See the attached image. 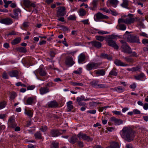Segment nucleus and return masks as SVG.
Wrapping results in <instances>:
<instances>
[{"mask_svg": "<svg viewBox=\"0 0 148 148\" xmlns=\"http://www.w3.org/2000/svg\"><path fill=\"white\" fill-rule=\"evenodd\" d=\"M119 146L118 143L112 142L110 143V145L106 148H119Z\"/></svg>", "mask_w": 148, "mask_h": 148, "instance_id": "23", "label": "nucleus"}, {"mask_svg": "<svg viewBox=\"0 0 148 148\" xmlns=\"http://www.w3.org/2000/svg\"><path fill=\"white\" fill-rule=\"evenodd\" d=\"M127 40L129 42H136L137 43H140L138 38L132 35H129L127 37Z\"/></svg>", "mask_w": 148, "mask_h": 148, "instance_id": "10", "label": "nucleus"}, {"mask_svg": "<svg viewBox=\"0 0 148 148\" xmlns=\"http://www.w3.org/2000/svg\"><path fill=\"white\" fill-rule=\"evenodd\" d=\"M100 57L102 58H106L110 60L112 59V57L110 56H109V55L107 54H105L103 53H101V54Z\"/></svg>", "mask_w": 148, "mask_h": 148, "instance_id": "29", "label": "nucleus"}, {"mask_svg": "<svg viewBox=\"0 0 148 148\" xmlns=\"http://www.w3.org/2000/svg\"><path fill=\"white\" fill-rule=\"evenodd\" d=\"M108 3L112 6L116 7L119 3L117 0H108Z\"/></svg>", "mask_w": 148, "mask_h": 148, "instance_id": "24", "label": "nucleus"}, {"mask_svg": "<svg viewBox=\"0 0 148 148\" xmlns=\"http://www.w3.org/2000/svg\"><path fill=\"white\" fill-rule=\"evenodd\" d=\"M90 84L93 87L97 88L99 85L98 82L95 80H93L90 82Z\"/></svg>", "mask_w": 148, "mask_h": 148, "instance_id": "33", "label": "nucleus"}, {"mask_svg": "<svg viewBox=\"0 0 148 148\" xmlns=\"http://www.w3.org/2000/svg\"><path fill=\"white\" fill-rule=\"evenodd\" d=\"M108 86L107 85L105 84H99V85L98 86V88H108Z\"/></svg>", "mask_w": 148, "mask_h": 148, "instance_id": "55", "label": "nucleus"}, {"mask_svg": "<svg viewBox=\"0 0 148 148\" xmlns=\"http://www.w3.org/2000/svg\"><path fill=\"white\" fill-rule=\"evenodd\" d=\"M78 139L76 136H74L71 137L69 139V142L72 144H74L77 142Z\"/></svg>", "mask_w": 148, "mask_h": 148, "instance_id": "27", "label": "nucleus"}, {"mask_svg": "<svg viewBox=\"0 0 148 148\" xmlns=\"http://www.w3.org/2000/svg\"><path fill=\"white\" fill-rule=\"evenodd\" d=\"M34 98L32 97H29L26 101V103L25 104L32 105L33 103Z\"/></svg>", "mask_w": 148, "mask_h": 148, "instance_id": "38", "label": "nucleus"}, {"mask_svg": "<svg viewBox=\"0 0 148 148\" xmlns=\"http://www.w3.org/2000/svg\"><path fill=\"white\" fill-rule=\"evenodd\" d=\"M10 76L11 77H15L17 79H18V71L16 70H13L10 72L9 73Z\"/></svg>", "mask_w": 148, "mask_h": 148, "instance_id": "25", "label": "nucleus"}, {"mask_svg": "<svg viewBox=\"0 0 148 148\" xmlns=\"http://www.w3.org/2000/svg\"><path fill=\"white\" fill-rule=\"evenodd\" d=\"M71 84L73 86H83V84L82 83L76 82H71Z\"/></svg>", "mask_w": 148, "mask_h": 148, "instance_id": "43", "label": "nucleus"}, {"mask_svg": "<svg viewBox=\"0 0 148 148\" xmlns=\"http://www.w3.org/2000/svg\"><path fill=\"white\" fill-rule=\"evenodd\" d=\"M0 23L8 25L11 24L13 23V21L11 19L7 18L0 19Z\"/></svg>", "mask_w": 148, "mask_h": 148, "instance_id": "13", "label": "nucleus"}, {"mask_svg": "<svg viewBox=\"0 0 148 148\" xmlns=\"http://www.w3.org/2000/svg\"><path fill=\"white\" fill-rule=\"evenodd\" d=\"M123 2L121 4V5L123 8H128V6L129 3L128 0H123Z\"/></svg>", "mask_w": 148, "mask_h": 148, "instance_id": "31", "label": "nucleus"}, {"mask_svg": "<svg viewBox=\"0 0 148 148\" xmlns=\"http://www.w3.org/2000/svg\"><path fill=\"white\" fill-rule=\"evenodd\" d=\"M8 127L12 129H14L17 125V124L14 122V119L12 117H10L8 120Z\"/></svg>", "mask_w": 148, "mask_h": 148, "instance_id": "12", "label": "nucleus"}, {"mask_svg": "<svg viewBox=\"0 0 148 148\" xmlns=\"http://www.w3.org/2000/svg\"><path fill=\"white\" fill-rule=\"evenodd\" d=\"M138 25L139 27L142 28H144L145 27L144 24L141 21L138 22Z\"/></svg>", "mask_w": 148, "mask_h": 148, "instance_id": "59", "label": "nucleus"}, {"mask_svg": "<svg viewBox=\"0 0 148 148\" xmlns=\"http://www.w3.org/2000/svg\"><path fill=\"white\" fill-rule=\"evenodd\" d=\"M95 38L96 40L101 42L103 41L105 39L104 37L100 36H96Z\"/></svg>", "mask_w": 148, "mask_h": 148, "instance_id": "46", "label": "nucleus"}, {"mask_svg": "<svg viewBox=\"0 0 148 148\" xmlns=\"http://www.w3.org/2000/svg\"><path fill=\"white\" fill-rule=\"evenodd\" d=\"M25 113L27 115L30 117H32V116L33 113L31 110H25Z\"/></svg>", "mask_w": 148, "mask_h": 148, "instance_id": "36", "label": "nucleus"}, {"mask_svg": "<svg viewBox=\"0 0 148 148\" xmlns=\"http://www.w3.org/2000/svg\"><path fill=\"white\" fill-rule=\"evenodd\" d=\"M14 15L16 16H17L18 15L19 13L21 14V10L19 8H17L14 10Z\"/></svg>", "mask_w": 148, "mask_h": 148, "instance_id": "45", "label": "nucleus"}, {"mask_svg": "<svg viewBox=\"0 0 148 148\" xmlns=\"http://www.w3.org/2000/svg\"><path fill=\"white\" fill-rule=\"evenodd\" d=\"M144 75L143 73H141L140 75L135 76V78L138 80H140L143 79V77H144Z\"/></svg>", "mask_w": 148, "mask_h": 148, "instance_id": "44", "label": "nucleus"}, {"mask_svg": "<svg viewBox=\"0 0 148 148\" xmlns=\"http://www.w3.org/2000/svg\"><path fill=\"white\" fill-rule=\"evenodd\" d=\"M126 24H131L133 23L135 21V19L133 18L129 17L126 18Z\"/></svg>", "mask_w": 148, "mask_h": 148, "instance_id": "28", "label": "nucleus"}, {"mask_svg": "<svg viewBox=\"0 0 148 148\" xmlns=\"http://www.w3.org/2000/svg\"><path fill=\"white\" fill-rule=\"evenodd\" d=\"M123 123V121L121 119H117L114 117H112L110 118L108 124L110 126L112 124L115 125H119Z\"/></svg>", "mask_w": 148, "mask_h": 148, "instance_id": "2", "label": "nucleus"}, {"mask_svg": "<svg viewBox=\"0 0 148 148\" xmlns=\"http://www.w3.org/2000/svg\"><path fill=\"white\" fill-rule=\"evenodd\" d=\"M51 148H58V144L55 142L52 143V145Z\"/></svg>", "mask_w": 148, "mask_h": 148, "instance_id": "57", "label": "nucleus"}, {"mask_svg": "<svg viewBox=\"0 0 148 148\" xmlns=\"http://www.w3.org/2000/svg\"><path fill=\"white\" fill-rule=\"evenodd\" d=\"M123 58L128 62L133 63L134 61L133 59L128 57H125L123 56Z\"/></svg>", "mask_w": 148, "mask_h": 148, "instance_id": "42", "label": "nucleus"}, {"mask_svg": "<svg viewBox=\"0 0 148 148\" xmlns=\"http://www.w3.org/2000/svg\"><path fill=\"white\" fill-rule=\"evenodd\" d=\"M68 19L69 20H75L76 17L75 15H71L68 17Z\"/></svg>", "mask_w": 148, "mask_h": 148, "instance_id": "58", "label": "nucleus"}, {"mask_svg": "<svg viewBox=\"0 0 148 148\" xmlns=\"http://www.w3.org/2000/svg\"><path fill=\"white\" fill-rule=\"evenodd\" d=\"M114 63L117 66H126L128 65L127 64H125L120 60L117 59H115L114 60Z\"/></svg>", "mask_w": 148, "mask_h": 148, "instance_id": "18", "label": "nucleus"}, {"mask_svg": "<svg viewBox=\"0 0 148 148\" xmlns=\"http://www.w3.org/2000/svg\"><path fill=\"white\" fill-rule=\"evenodd\" d=\"M7 105L6 102L4 101L0 102V110L4 108Z\"/></svg>", "mask_w": 148, "mask_h": 148, "instance_id": "41", "label": "nucleus"}, {"mask_svg": "<svg viewBox=\"0 0 148 148\" xmlns=\"http://www.w3.org/2000/svg\"><path fill=\"white\" fill-rule=\"evenodd\" d=\"M133 112L135 114H140V111L137 109H134L133 110Z\"/></svg>", "mask_w": 148, "mask_h": 148, "instance_id": "62", "label": "nucleus"}, {"mask_svg": "<svg viewBox=\"0 0 148 148\" xmlns=\"http://www.w3.org/2000/svg\"><path fill=\"white\" fill-rule=\"evenodd\" d=\"M90 43L92 44V45L93 47L98 49L101 48L102 46L101 42L97 41H92Z\"/></svg>", "mask_w": 148, "mask_h": 148, "instance_id": "19", "label": "nucleus"}, {"mask_svg": "<svg viewBox=\"0 0 148 148\" xmlns=\"http://www.w3.org/2000/svg\"><path fill=\"white\" fill-rule=\"evenodd\" d=\"M48 106L49 108H56L58 106V104L56 101H51L48 103Z\"/></svg>", "mask_w": 148, "mask_h": 148, "instance_id": "20", "label": "nucleus"}, {"mask_svg": "<svg viewBox=\"0 0 148 148\" xmlns=\"http://www.w3.org/2000/svg\"><path fill=\"white\" fill-rule=\"evenodd\" d=\"M73 103L71 101H69L67 103V105L68 108V110L69 111L73 108V106L72 105Z\"/></svg>", "mask_w": 148, "mask_h": 148, "instance_id": "34", "label": "nucleus"}, {"mask_svg": "<svg viewBox=\"0 0 148 148\" xmlns=\"http://www.w3.org/2000/svg\"><path fill=\"white\" fill-rule=\"evenodd\" d=\"M117 26L119 27V29L121 30H125L126 29V26L124 24H118Z\"/></svg>", "mask_w": 148, "mask_h": 148, "instance_id": "37", "label": "nucleus"}, {"mask_svg": "<svg viewBox=\"0 0 148 148\" xmlns=\"http://www.w3.org/2000/svg\"><path fill=\"white\" fill-rule=\"evenodd\" d=\"M66 13V8L64 7H60L58 8L56 12V16L59 17L65 15Z\"/></svg>", "mask_w": 148, "mask_h": 148, "instance_id": "5", "label": "nucleus"}, {"mask_svg": "<svg viewBox=\"0 0 148 148\" xmlns=\"http://www.w3.org/2000/svg\"><path fill=\"white\" fill-rule=\"evenodd\" d=\"M126 19L119 18L118 20V24H123L124 23L126 24Z\"/></svg>", "mask_w": 148, "mask_h": 148, "instance_id": "48", "label": "nucleus"}, {"mask_svg": "<svg viewBox=\"0 0 148 148\" xmlns=\"http://www.w3.org/2000/svg\"><path fill=\"white\" fill-rule=\"evenodd\" d=\"M120 42L122 44L121 47L122 49V51L125 53H127L130 54L132 52V50L131 48L127 45L126 42L124 40H121Z\"/></svg>", "mask_w": 148, "mask_h": 148, "instance_id": "3", "label": "nucleus"}, {"mask_svg": "<svg viewBox=\"0 0 148 148\" xmlns=\"http://www.w3.org/2000/svg\"><path fill=\"white\" fill-rule=\"evenodd\" d=\"M16 50L17 51L20 52L25 53L27 52L26 48L23 47H17L16 48Z\"/></svg>", "mask_w": 148, "mask_h": 148, "instance_id": "32", "label": "nucleus"}, {"mask_svg": "<svg viewBox=\"0 0 148 148\" xmlns=\"http://www.w3.org/2000/svg\"><path fill=\"white\" fill-rule=\"evenodd\" d=\"M23 4L26 8H29L31 7L35 8L36 6V2L32 3L29 0H23Z\"/></svg>", "mask_w": 148, "mask_h": 148, "instance_id": "7", "label": "nucleus"}, {"mask_svg": "<svg viewBox=\"0 0 148 148\" xmlns=\"http://www.w3.org/2000/svg\"><path fill=\"white\" fill-rule=\"evenodd\" d=\"M95 74L98 76H103L105 75V71L103 69H98L95 71Z\"/></svg>", "mask_w": 148, "mask_h": 148, "instance_id": "26", "label": "nucleus"}, {"mask_svg": "<svg viewBox=\"0 0 148 148\" xmlns=\"http://www.w3.org/2000/svg\"><path fill=\"white\" fill-rule=\"evenodd\" d=\"M74 63V62L73 61V58L72 57L67 58L65 61L66 64L69 66H72Z\"/></svg>", "mask_w": 148, "mask_h": 148, "instance_id": "21", "label": "nucleus"}, {"mask_svg": "<svg viewBox=\"0 0 148 148\" xmlns=\"http://www.w3.org/2000/svg\"><path fill=\"white\" fill-rule=\"evenodd\" d=\"M98 4V0H93L92 2L90 3V6L89 8L91 10H96Z\"/></svg>", "mask_w": 148, "mask_h": 148, "instance_id": "14", "label": "nucleus"}, {"mask_svg": "<svg viewBox=\"0 0 148 148\" xmlns=\"http://www.w3.org/2000/svg\"><path fill=\"white\" fill-rule=\"evenodd\" d=\"M79 148H82L84 146L83 142L81 141H78L77 142Z\"/></svg>", "mask_w": 148, "mask_h": 148, "instance_id": "49", "label": "nucleus"}, {"mask_svg": "<svg viewBox=\"0 0 148 148\" xmlns=\"http://www.w3.org/2000/svg\"><path fill=\"white\" fill-rule=\"evenodd\" d=\"M86 58V55L84 53H81L78 56V61L79 64L83 63L85 61Z\"/></svg>", "mask_w": 148, "mask_h": 148, "instance_id": "15", "label": "nucleus"}, {"mask_svg": "<svg viewBox=\"0 0 148 148\" xmlns=\"http://www.w3.org/2000/svg\"><path fill=\"white\" fill-rule=\"evenodd\" d=\"M51 148H58V144L55 142L52 143V145Z\"/></svg>", "mask_w": 148, "mask_h": 148, "instance_id": "56", "label": "nucleus"}, {"mask_svg": "<svg viewBox=\"0 0 148 148\" xmlns=\"http://www.w3.org/2000/svg\"><path fill=\"white\" fill-rule=\"evenodd\" d=\"M47 129V127L45 125L42 126L40 129V130L43 132H45Z\"/></svg>", "mask_w": 148, "mask_h": 148, "instance_id": "54", "label": "nucleus"}, {"mask_svg": "<svg viewBox=\"0 0 148 148\" xmlns=\"http://www.w3.org/2000/svg\"><path fill=\"white\" fill-rule=\"evenodd\" d=\"M36 72L37 73H39L40 76H44L46 75V72L45 71V69H42L40 68L37 70Z\"/></svg>", "mask_w": 148, "mask_h": 148, "instance_id": "22", "label": "nucleus"}, {"mask_svg": "<svg viewBox=\"0 0 148 148\" xmlns=\"http://www.w3.org/2000/svg\"><path fill=\"white\" fill-rule=\"evenodd\" d=\"M79 13L80 16H83L86 15V12L84 9L81 8L79 9Z\"/></svg>", "mask_w": 148, "mask_h": 148, "instance_id": "39", "label": "nucleus"}, {"mask_svg": "<svg viewBox=\"0 0 148 148\" xmlns=\"http://www.w3.org/2000/svg\"><path fill=\"white\" fill-rule=\"evenodd\" d=\"M106 41L107 42L108 45L112 47L115 49H119V46L116 44L115 41H114L113 40H112L111 38H107Z\"/></svg>", "mask_w": 148, "mask_h": 148, "instance_id": "8", "label": "nucleus"}, {"mask_svg": "<svg viewBox=\"0 0 148 148\" xmlns=\"http://www.w3.org/2000/svg\"><path fill=\"white\" fill-rule=\"evenodd\" d=\"M99 64L97 63L91 62L89 63L86 66V68L88 71L97 69Z\"/></svg>", "mask_w": 148, "mask_h": 148, "instance_id": "9", "label": "nucleus"}, {"mask_svg": "<svg viewBox=\"0 0 148 148\" xmlns=\"http://www.w3.org/2000/svg\"><path fill=\"white\" fill-rule=\"evenodd\" d=\"M98 31L97 33L99 34L103 35L104 34H108V32L106 31H105L103 30H97Z\"/></svg>", "mask_w": 148, "mask_h": 148, "instance_id": "52", "label": "nucleus"}, {"mask_svg": "<svg viewBox=\"0 0 148 148\" xmlns=\"http://www.w3.org/2000/svg\"><path fill=\"white\" fill-rule=\"evenodd\" d=\"M111 90L119 93H122L124 91L125 88L122 86H119L114 88H111Z\"/></svg>", "mask_w": 148, "mask_h": 148, "instance_id": "16", "label": "nucleus"}, {"mask_svg": "<svg viewBox=\"0 0 148 148\" xmlns=\"http://www.w3.org/2000/svg\"><path fill=\"white\" fill-rule=\"evenodd\" d=\"M77 136L80 140L82 139L88 142L92 141L93 140L92 138L87 136L86 134L83 133L82 132L78 134Z\"/></svg>", "mask_w": 148, "mask_h": 148, "instance_id": "4", "label": "nucleus"}, {"mask_svg": "<svg viewBox=\"0 0 148 148\" xmlns=\"http://www.w3.org/2000/svg\"><path fill=\"white\" fill-rule=\"evenodd\" d=\"M142 42L143 44H148V39H144L142 40Z\"/></svg>", "mask_w": 148, "mask_h": 148, "instance_id": "64", "label": "nucleus"}, {"mask_svg": "<svg viewBox=\"0 0 148 148\" xmlns=\"http://www.w3.org/2000/svg\"><path fill=\"white\" fill-rule=\"evenodd\" d=\"M120 133L122 138L128 142L133 141L135 136V132L129 127H124Z\"/></svg>", "mask_w": 148, "mask_h": 148, "instance_id": "1", "label": "nucleus"}, {"mask_svg": "<svg viewBox=\"0 0 148 148\" xmlns=\"http://www.w3.org/2000/svg\"><path fill=\"white\" fill-rule=\"evenodd\" d=\"M50 91L49 89L46 86L42 87L39 90L40 93L41 95L48 93Z\"/></svg>", "mask_w": 148, "mask_h": 148, "instance_id": "17", "label": "nucleus"}, {"mask_svg": "<svg viewBox=\"0 0 148 148\" xmlns=\"http://www.w3.org/2000/svg\"><path fill=\"white\" fill-rule=\"evenodd\" d=\"M21 41V38L20 37L16 38L13 40L11 42V43L13 45H15L18 44Z\"/></svg>", "mask_w": 148, "mask_h": 148, "instance_id": "35", "label": "nucleus"}, {"mask_svg": "<svg viewBox=\"0 0 148 148\" xmlns=\"http://www.w3.org/2000/svg\"><path fill=\"white\" fill-rule=\"evenodd\" d=\"M109 75L114 76H116L117 75V70L116 68H113V69L109 73ZM111 77V76H110Z\"/></svg>", "mask_w": 148, "mask_h": 148, "instance_id": "30", "label": "nucleus"}, {"mask_svg": "<svg viewBox=\"0 0 148 148\" xmlns=\"http://www.w3.org/2000/svg\"><path fill=\"white\" fill-rule=\"evenodd\" d=\"M108 18L107 16L104 15L100 12L97 13L94 17V19L96 21H98L101 19H108Z\"/></svg>", "mask_w": 148, "mask_h": 148, "instance_id": "11", "label": "nucleus"}, {"mask_svg": "<svg viewBox=\"0 0 148 148\" xmlns=\"http://www.w3.org/2000/svg\"><path fill=\"white\" fill-rule=\"evenodd\" d=\"M117 38H119V37L117 35H115L114 34H112L111 35L109 36L108 37V38H111L112 40H113L114 39H117Z\"/></svg>", "mask_w": 148, "mask_h": 148, "instance_id": "47", "label": "nucleus"}, {"mask_svg": "<svg viewBox=\"0 0 148 148\" xmlns=\"http://www.w3.org/2000/svg\"><path fill=\"white\" fill-rule=\"evenodd\" d=\"M16 93L15 92H12L10 93V98L12 99H14L16 96Z\"/></svg>", "mask_w": 148, "mask_h": 148, "instance_id": "50", "label": "nucleus"}, {"mask_svg": "<svg viewBox=\"0 0 148 148\" xmlns=\"http://www.w3.org/2000/svg\"><path fill=\"white\" fill-rule=\"evenodd\" d=\"M84 96H81L80 97H77L76 99V102H80L82 101H84Z\"/></svg>", "mask_w": 148, "mask_h": 148, "instance_id": "51", "label": "nucleus"}, {"mask_svg": "<svg viewBox=\"0 0 148 148\" xmlns=\"http://www.w3.org/2000/svg\"><path fill=\"white\" fill-rule=\"evenodd\" d=\"M82 69L79 68V69L73 71V73L75 74L80 75L82 72Z\"/></svg>", "mask_w": 148, "mask_h": 148, "instance_id": "53", "label": "nucleus"}, {"mask_svg": "<svg viewBox=\"0 0 148 148\" xmlns=\"http://www.w3.org/2000/svg\"><path fill=\"white\" fill-rule=\"evenodd\" d=\"M96 110H88L87 111V113H88L90 114H95L96 113Z\"/></svg>", "mask_w": 148, "mask_h": 148, "instance_id": "60", "label": "nucleus"}, {"mask_svg": "<svg viewBox=\"0 0 148 148\" xmlns=\"http://www.w3.org/2000/svg\"><path fill=\"white\" fill-rule=\"evenodd\" d=\"M66 132L65 130H58V129H53L51 131V135L52 137H56L61 135L63 132Z\"/></svg>", "mask_w": 148, "mask_h": 148, "instance_id": "6", "label": "nucleus"}, {"mask_svg": "<svg viewBox=\"0 0 148 148\" xmlns=\"http://www.w3.org/2000/svg\"><path fill=\"white\" fill-rule=\"evenodd\" d=\"M36 139H41L42 138V134L40 132H37L34 134Z\"/></svg>", "mask_w": 148, "mask_h": 148, "instance_id": "40", "label": "nucleus"}, {"mask_svg": "<svg viewBox=\"0 0 148 148\" xmlns=\"http://www.w3.org/2000/svg\"><path fill=\"white\" fill-rule=\"evenodd\" d=\"M2 77L3 78L5 79H8V77L7 75V74L5 73H4L3 74Z\"/></svg>", "mask_w": 148, "mask_h": 148, "instance_id": "63", "label": "nucleus"}, {"mask_svg": "<svg viewBox=\"0 0 148 148\" xmlns=\"http://www.w3.org/2000/svg\"><path fill=\"white\" fill-rule=\"evenodd\" d=\"M130 54H131L130 55L131 56H133L135 57H137L138 56L137 53H136L135 52H132H132Z\"/></svg>", "mask_w": 148, "mask_h": 148, "instance_id": "61", "label": "nucleus"}]
</instances>
